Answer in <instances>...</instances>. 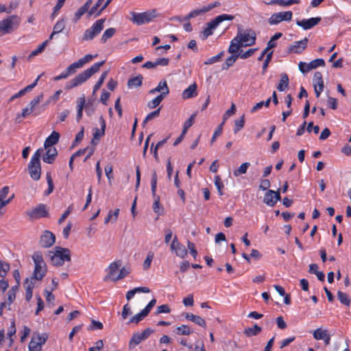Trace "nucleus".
<instances>
[{"label":"nucleus","instance_id":"obj_1","mask_svg":"<svg viewBox=\"0 0 351 351\" xmlns=\"http://www.w3.org/2000/svg\"><path fill=\"white\" fill-rule=\"evenodd\" d=\"M105 61L103 60L99 62H97L91 66L89 69L84 70L83 72L77 75L71 81L68 82L65 86L66 90L72 89L89 79L93 75L99 71L100 67L104 65Z\"/></svg>","mask_w":351,"mask_h":351},{"label":"nucleus","instance_id":"obj_2","mask_svg":"<svg viewBox=\"0 0 351 351\" xmlns=\"http://www.w3.org/2000/svg\"><path fill=\"white\" fill-rule=\"evenodd\" d=\"M54 250V252L52 251L47 252L53 265L60 267L62 266L65 261H71V257L69 249L56 246Z\"/></svg>","mask_w":351,"mask_h":351},{"label":"nucleus","instance_id":"obj_3","mask_svg":"<svg viewBox=\"0 0 351 351\" xmlns=\"http://www.w3.org/2000/svg\"><path fill=\"white\" fill-rule=\"evenodd\" d=\"M32 259L34 263V269L32 276L36 280H42L47 272V264L42 253L39 251L35 252L32 255Z\"/></svg>","mask_w":351,"mask_h":351},{"label":"nucleus","instance_id":"obj_4","mask_svg":"<svg viewBox=\"0 0 351 351\" xmlns=\"http://www.w3.org/2000/svg\"><path fill=\"white\" fill-rule=\"evenodd\" d=\"M256 39V32L251 29H246L243 32L241 27H238L237 34L236 36V40L237 43H240V45L243 47H249L255 45Z\"/></svg>","mask_w":351,"mask_h":351},{"label":"nucleus","instance_id":"obj_5","mask_svg":"<svg viewBox=\"0 0 351 351\" xmlns=\"http://www.w3.org/2000/svg\"><path fill=\"white\" fill-rule=\"evenodd\" d=\"M234 16L226 14L217 16L213 20L207 23V27L202 31L203 40L206 39L209 36L213 34V30L215 29L217 25L224 21H232Z\"/></svg>","mask_w":351,"mask_h":351},{"label":"nucleus","instance_id":"obj_6","mask_svg":"<svg viewBox=\"0 0 351 351\" xmlns=\"http://www.w3.org/2000/svg\"><path fill=\"white\" fill-rule=\"evenodd\" d=\"M132 18L130 20L138 25H141L152 21L156 17V11L154 10L142 13H136L131 12Z\"/></svg>","mask_w":351,"mask_h":351},{"label":"nucleus","instance_id":"obj_7","mask_svg":"<svg viewBox=\"0 0 351 351\" xmlns=\"http://www.w3.org/2000/svg\"><path fill=\"white\" fill-rule=\"evenodd\" d=\"M20 23V18L16 15H12L0 21V32L3 34L11 33L16 29Z\"/></svg>","mask_w":351,"mask_h":351},{"label":"nucleus","instance_id":"obj_8","mask_svg":"<svg viewBox=\"0 0 351 351\" xmlns=\"http://www.w3.org/2000/svg\"><path fill=\"white\" fill-rule=\"evenodd\" d=\"M156 184H157V174L156 171H154L152 174L151 180V189L153 197H154V202L153 204V210L154 213L158 215H161L163 211V207H160V197L156 195Z\"/></svg>","mask_w":351,"mask_h":351},{"label":"nucleus","instance_id":"obj_9","mask_svg":"<svg viewBox=\"0 0 351 351\" xmlns=\"http://www.w3.org/2000/svg\"><path fill=\"white\" fill-rule=\"evenodd\" d=\"M105 21V19H101L97 21L90 28L87 29L84 33L83 40H93L103 29Z\"/></svg>","mask_w":351,"mask_h":351},{"label":"nucleus","instance_id":"obj_10","mask_svg":"<svg viewBox=\"0 0 351 351\" xmlns=\"http://www.w3.org/2000/svg\"><path fill=\"white\" fill-rule=\"evenodd\" d=\"M26 213L31 219H39L49 217L47 206L43 204H38L32 210L27 211Z\"/></svg>","mask_w":351,"mask_h":351},{"label":"nucleus","instance_id":"obj_11","mask_svg":"<svg viewBox=\"0 0 351 351\" xmlns=\"http://www.w3.org/2000/svg\"><path fill=\"white\" fill-rule=\"evenodd\" d=\"M325 65V61L322 58H317L313 60L311 62L306 64L303 62H300L298 64L299 70L303 73H307L312 69H316L318 66H324Z\"/></svg>","mask_w":351,"mask_h":351},{"label":"nucleus","instance_id":"obj_12","mask_svg":"<svg viewBox=\"0 0 351 351\" xmlns=\"http://www.w3.org/2000/svg\"><path fill=\"white\" fill-rule=\"evenodd\" d=\"M293 13L291 11L281 12L273 14L269 19L268 22L270 25H276L281 21H290L292 19Z\"/></svg>","mask_w":351,"mask_h":351},{"label":"nucleus","instance_id":"obj_13","mask_svg":"<svg viewBox=\"0 0 351 351\" xmlns=\"http://www.w3.org/2000/svg\"><path fill=\"white\" fill-rule=\"evenodd\" d=\"M56 241V236L49 230H45L40 237L39 245L43 248L51 247Z\"/></svg>","mask_w":351,"mask_h":351},{"label":"nucleus","instance_id":"obj_14","mask_svg":"<svg viewBox=\"0 0 351 351\" xmlns=\"http://www.w3.org/2000/svg\"><path fill=\"white\" fill-rule=\"evenodd\" d=\"M97 55L96 54L95 56H93L91 54H87L82 58H80L77 62H75L72 63L71 65H69L66 69L67 73H69L71 75L73 74L76 72L77 69L82 68L85 64L89 62L93 57H96Z\"/></svg>","mask_w":351,"mask_h":351},{"label":"nucleus","instance_id":"obj_15","mask_svg":"<svg viewBox=\"0 0 351 351\" xmlns=\"http://www.w3.org/2000/svg\"><path fill=\"white\" fill-rule=\"evenodd\" d=\"M170 247L171 250L174 251L178 257L184 258L187 255L186 248L178 241L176 236L174 237Z\"/></svg>","mask_w":351,"mask_h":351},{"label":"nucleus","instance_id":"obj_16","mask_svg":"<svg viewBox=\"0 0 351 351\" xmlns=\"http://www.w3.org/2000/svg\"><path fill=\"white\" fill-rule=\"evenodd\" d=\"M308 39L304 38L303 40L295 42L288 48V53H301L307 47Z\"/></svg>","mask_w":351,"mask_h":351},{"label":"nucleus","instance_id":"obj_17","mask_svg":"<svg viewBox=\"0 0 351 351\" xmlns=\"http://www.w3.org/2000/svg\"><path fill=\"white\" fill-rule=\"evenodd\" d=\"M28 170L30 177L34 180H38L41 175L40 162L30 161L28 165Z\"/></svg>","mask_w":351,"mask_h":351},{"label":"nucleus","instance_id":"obj_18","mask_svg":"<svg viewBox=\"0 0 351 351\" xmlns=\"http://www.w3.org/2000/svg\"><path fill=\"white\" fill-rule=\"evenodd\" d=\"M321 17L311 18L308 19L298 20L296 21L297 25L302 27L304 29H309L317 25L320 21Z\"/></svg>","mask_w":351,"mask_h":351},{"label":"nucleus","instance_id":"obj_19","mask_svg":"<svg viewBox=\"0 0 351 351\" xmlns=\"http://www.w3.org/2000/svg\"><path fill=\"white\" fill-rule=\"evenodd\" d=\"M46 149L47 152L43 156V160L46 163L52 164L58 156V151L56 147H51Z\"/></svg>","mask_w":351,"mask_h":351},{"label":"nucleus","instance_id":"obj_20","mask_svg":"<svg viewBox=\"0 0 351 351\" xmlns=\"http://www.w3.org/2000/svg\"><path fill=\"white\" fill-rule=\"evenodd\" d=\"M60 138V134L58 132L53 131L49 136H48L44 143L45 149H47L49 147H53V146L58 143Z\"/></svg>","mask_w":351,"mask_h":351},{"label":"nucleus","instance_id":"obj_21","mask_svg":"<svg viewBox=\"0 0 351 351\" xmlns=\"http://www.w3.org/2000/svg\"><path fill=\"white\" fill-rule=\"evenodd\" d=\"M158 92H160V93H165V97H166L169 93V89L165 80H161L155 88H153L149 91V93L154 94Z\"/></svg>","mask_w":351,"mask_h":351},{"label":"nucleus","instance_id":"obj_22","mask_svg":"<svg viewBox=\"0 0 351 351\" xmlns=\"http://www.w3.org/2000/svg\"><path fill=\"white\" fill-rule=\"evenodd\" d=\"M197 86L196 83H193L190 85L186 89H185L182 94L183 99L192 98L197 95Z\"/></svg>","mask_w":351,"mask_h":351},{"label":"nucleus","instance_id":"obj_23","mask_svg":"<svg viewBox=\"0 0 351 351\" xmlns=\"http://www.w3.org/2000/svg\"><path fill=\"white\" fill-rule=\"evenodd\" d=\"M85 106V97L83 95L82 97H80L77 101V112L76 116V120L77 122H80V121L82 118L83 114V110Z\"/></svg>","mask_w":351,"mask_h":351},{"label":"nucleus","instance_id":"obj_24","mask_svg":"<svg viewBox=\"0 0 351 351\" xmlns=\"http://www.w3.org/2000/svg\"><path fill=\"white\" fill-rule=\"evenodd\" d=\"M122 262L121 260L116 261L111 264H110L108 267L109 273L108 275L104 278V280H107L111 276H112L121 266Z\"/></svg>","mask_w":351,"mask_h":351},{"label":"nucleus","instance_id":"obj_25","mask_svg":"<svg viewBox=\"0 0 351 351\" xmlns=\"http://www.w3.org/2000/svg\"><path fill=\"white\" fill-rule=\"evenodd\" d=\"M143 79V77L141 75L130 78L127 83L128 87L129 88L140 87L142 85Z\"/></svg>","mask_w":351,"mask_h":351},{"label":"nucleus","instance_id":"obj_26","mask_svg":"<svg viewBox=\"0 0 351 351\" xmlns=\"http://www.w3.org/2000/svg\"><path fill=\"white\" fill-rule=\"evenodd\" d=\"M149 291H150L149 289L146 287H136V288L128 291L125 297H126V299L129 301L134 297V295L136 293H149Z\"/></svg>","mask_w":351,"mask_h":351},{"label":"nucleus","instance_id":"obj_27","mask_svg":"<svg viewBox=\"0 0 351 351\" xmlns=\"http://www.w3.org/2000/svg\"><path fill=\"white\" fill-rule=\"evenodd\" d=\"M145 340L141 333L136 332L134 333L130 342H129V348L130 349H133L136 346L138 345L142 341Z\"/></svg>","mask_w":351,"mask_h":351},{"label":"nucleus","instance_id":"obj_28","mask_svg":"<svg viewBox=\"0 0 351 351\" xmlns=\"http://www.w3.org/2000/svg\"><path fill=\"white\" fill-rule=\"evenodd\" d=\"M289 77L287 73H282L280 75V80L278 85L277 86V89L279 91L285 90L289 86Z\"/></svg>","mask_w":351,"mask_h":351},{"label":"nucleus","instance_id":"obj_29","mask_svg":"<svg viewBox=\"0 0 351 351\" xmlns=\"http://www.w3.org/2000/svg\"><path fill=\"white\" fill-rule=\"evenodd\" d=\"M273 193H275V191L269 189L265 194L263 198V202L271 207L276 204V200H274Z\"/></svg>","mask_w":351,"mask_h":351},{"label":"nucleus","instance_id":"obj_30","mask_svg":"<svg viewBox=\"0 0 351 351\" xmlns=\"http://www.w3.org/2000/svg\"><path fill=\"white\" fill-rule=\"evenodd\" d=\"M240 54H232L230 57H228L225 62L222 64V70H228L231 66L234 64L235 61L239 57Z\"/></svg>","mask_w":351,"mask_h":351},{"label":"nucleus","instance_id":"obj_31","mask_svg":"<svg viewBox=\"0 0 351 351\" xmlns=\"http://www.w3.org/2000/svg\"><path fill=\"white\" fill-rule=\"evenodd\" d=\"M313 82V87H324L322 74L321 72L317 71L314 73Z\"/></svg>","mask_w":351,"mask_h":351},{"label":"nucleus","instance_id":"obj_32","mask_svg":"<svg viewBox=\"0 0 351 351\" xmlns=\"http://www.w3.org/2000/svg\"><path fill=\"white\" fill-rule=\"evenodd\" d=\"M165 97V93H160L156 98H154V99L149 101L147 103V107L149 109H153V108H156L158 106H159V104H160V102L163 100V99Z\"/></svg>","mask_w":351,"mask_h":351},{"label":"nucleus","instance_id":"obj_33","mask_svg":"<svg viewBox=\"0 0 351 351\" xmlns=\"http://www.w3.org/2000/svg\"><path fill=\"white\" fill-rule=\"evenodd\" d=\"M262 330L261 327L257 324H254L252 328H247L244 330V334L247 337L255 336L259 334Z\"/></svg>","mask_w":351,"mask_h":351},{"label":"nucleus","instance_id":"obj_34","mask_svg":"<svg viewBox=\"0 0 351 351\" xmlns=\"http://www.w3.org/2000/svg\"><path fill=\"white\" fill-rule=\"evenodd\" d=\"M235 40L236 37L232 40L230 45L228 49V53L232 54L239 53L238 51L242 47V46L240 45V43H237V41H235Z\"/></svg>","mask_w":351,"mask_h":351},{"label":"nucleus","instance_id":"obj_35","mask_svg":"<svg viewBox=\"0 0 351 351\" xmlns=\"http://www.w3.org/2000/svg\"><path fill=\"white\" fill-rule=\"evenodd\" d=\"M337 298L341 304L346 305V306H350L351 300L348 298V295L346 293L341 291H338Z\"/></svg>","mask_w":351,"mask_h":351},{"label":"nucleus","instance_id":"obj_36","mask_svg":"<svg viewBox=\"0 0 351 351\" xmlns=\"http://www.w3.org/2000/svg\"><path fill=\"white\" fill-rule=\"evenodd\" d=\"M204 13H206V10H205L204 8H203L202 9L193 10V11H191L190 13H189L186 16H185L184 17V20L189 21L191 19L195 18V17H196L199 15L203 14Z\"/></svg>","mask_w":351,"mask_h":351},{"label":"nucleus","instance_id":"obj_37","mask_svg":"<svg viewBox=\"0 0 351 351\" xmlns=\"http://www.w3.org/2000/svg\"><path fill=\"white\" fill-rule=\"evenodd\" d=\"M193 332L190 327L187 325H182L176 328V333L179 335H189Z\"/></svg>","mask_w":351,"mask_h":351},{"label":"nucleus","instance_id":"obj_38","mask_svg":"<svg viewBox=\"0 0 351 351\" xmlns=\"http://www.w3.org/2000/svg\"><path fill=\"white\" fill-rule=\"evenodd\" d=\"M108 74V71L101 73L99 80L97 82V83L95 84V86L93 87V95L95 94V93L101 88V86L103 84L104 80H106Z\"/></svg>","mask_w":351,"mask_h":351},{"label":"nucleus","instance_id":"obj_39","mask_svg":"<svg viewBox=\"0 0 351 351\" xmlns=\"http://www.w3.org/2000/svg\"><path fill=\"white\" fill-rule=\"evenodd\" d=\"M250 162H243L241 165V166L234 170V176H239L241 174H244L247 172V168L250 167Z\"/></svg>","mask_w":351,"mask_h":351},{"label":"nucleus","instance_id":"obj_40","mask_svg":"<svg viewBox=\"0 0 351 351\" xmlns=\"http://www.w3.org/2000/svg\"><path fill=\"white\" fill-rule=\"evenodd\" d=\"M115 32H116V29L114 28L110 27V28L107 29L104 32V34L102 35L101 41L104 43H106L108 38H110L114 36Z\"/></svg>","mask_w":351,"mask_h":351},{"label":"nucleus","instance_id":"obj_41","mask_svg":"<svg viewBox=\"0 0 351 351\" xmlns=\"http://www.w3.org/2000/svg\"><path fill=\"white\" fill-rule=\"evenodd\" d=\"M48 41H49V40L44 41L42 44H40L38 47V48L32 51L29 56V58L34 57L35 56H37L38 54L42 53L45 50L46 46L47 45Z\"/></svg>","mask_w":351,"mask_h":351},{"label":"nucleus","instance_id":"obj_42","mask_svg":"<svg viewBox=\"0 0 351 351\" xmlns=\"http://www.w3.org/2000/svg\"><path fill=\"white\" fill-rule=\"evenodd\" d=\"M10 269V266L8 263L0 261V277L4 278Z\"/></svg>","mask_w":351,"mask_h":351},{"label":"nucleus","instance_id":"obj_43","mask_svg":"<svg viewBox=\"0 0 351 351\" xmlns=\"http://www.w3.org/2000/svg\"><path fill=\"white\" fill-rule=\"evenodd\" d=\"M196 115H197L196 112L193 113V114L191 115L189 119H188L184 122V126H183V130H182L184 131V133H186L189 128L193 125V124L194 123V121L196 117Z\"/></svg>","mask_w":351,"mask_h":351},{"label":"nucleus","instance_id":"obj_44","mask_svg":"<svg viewBox=\"0 0 351 351\" xmlns=\"http://www.w3.org/2000/svg\"><path fill=\"white\" fill-rule=\"evenodd\" d=\"M19 287V286L14 285L8 291V304L9 305H10L14 302V300H15V298H16V292L18 290Z\"/></svg>","mask_w":351,"mask_h":351},{"label":"nucleus","instance_id":"obj_45","mask_svg":"<svg viewBox=\"0 0 351 351\" xmlns=\"http://www.w3.org/2000/svg\"><path fill=\"white\" fill-rule=\"evenodd\" d=\"M327 333V330H322L321 328H317L313 332V337L316 340H322L326 337Z\"/></svg>","mask_w":351,"mask_h":351},{"label":"nucleus","instance_id":"obj_46","mask_svg":"<svg viewBox=\"0 0 351 351\" xmlns=\"http://www.w3.org/2000/svg\"><path fill=\"white\" fill-rule=\"evenodd\" d=\"M160 109H161V108H158L156 110L148 114L147 115V117H145V119H144V121L143 122V125H145L148 121L158 117L160 114Z\"/></svg>","mask_w":351,"mask_h":351},{"label":"nucleus","instance_id":"obj_47","mask_svg":"<svg viewBox=\"0 0 351 351\" xmlns=\"http://www.w3.org/2000/svg\"><path fill=\"white\" fill-rule=\"evenodd\" d=\"M42 346L40 343L36 341V338H32L29 343V351H41Z\"/></svg>","mask_w":351,"mask_h":351},{"label":"nucleus","instance_id":"obj_48","mask_svg":"<svg viewBox=\"0 0 351 351\" xmlns=\"http://www.w3.org/2000/svg\"><path fill=\"white\" fill-rule=\"evenodd\" d=\"M48 337H49V336L47 333H43L41 335L39 333H36L32 337V338H36V341L38 343H40V346H42L43 345H44Z\"/></svg>","mask_w":351,"mask_h":351},{"label":"nucleus","instance_id":"obj_49","mask_svg":"<svg viewBox=\"0 0 351 351\" xmlns=\"http://www.w3.org/2000/svg\"><path fill=\"white\" fill-rule=\"evenodd\" d=\"M34 280L36 278H33V276H31L30 278H26L24 282V287L25 291H32L35 285Z\"/></svg>","mask_w":351,"mask_h":351},{"label":"nucleus","instance_id":"obj_50","mask_svg":"<svg viewBox=\"0 0 351 351\" xmlns=\"http://www.w3.org/2000/svg\"><path fill=\"white\" fill-rule=\"evenodd\" d=\"M245 125V116L244 114L239 119L234 121V134L240 131Z\"/></svg>","mask_w":351,"mask_h":351},{"label":"nucleus","instance_id":"obj_51","mask_svg":"<svg viewBox=\"0 0 351 351\" xmlns=\"http://www.w3.org/2000/svg\"><path fill=\"white\" fill-rule=\"evenodd\" d=\"M65 27V23L64 19L58 21L53 26V34H58L61 32Z\"/></svg>","mask_w":351,"mask_h":351},{"label":"nucleus","instance_id":"obj_52","mask_svg":"<svg viewBox=\"0 0 351 351\" xmlns=\"http://www.w3.org/2000/svg\"><path fill=\"white\" fill-rule=\"evenodd\" d=\"M88 11L89 10L83 5L75 13L74 21H77L86 12L88 13Z\"/></svg>","mask_w":351,"mask_h":351},{"label":"nucleus","instance_id":"obj_53","mask_svg":"<svg viewBox=\"0 0 351 351\" xmlns=\"http://www.w3.org/2000/svg\"><path fill=\"white\" fill-rule=\"evenodd\" d=\"M84 108L88 116H91L95 110L93 102L89 101L87 103L85 102Z\"/></svg>","mask_w":351,"mask_h":351},{"label":"nucleus","instance_id":"obj_54","mask_svg":"<svg viewBox=\"0 0 351 351\" xmlns=\"http://www.w3.org/2000/svg\"><path fill=\"white\" fill-rule=\"evenodd\" d=\"M47 184H48V189L45 191V194L47 195H48L53 192V190L54 188L53 180H52L50 173H47Z\"/></svg>","mask_w":351,"mask_h":351},{"label":"nucleus","instance_id":"obj_55","mask_svg":"<svg viewBox=\"0 0 351 351\" xmlns=\"http://www.w3.org/2000/svg\"><path fill=\"white\" fill-rule=\"evenodd\" d=\"M215 184L218 190V193L219 195H223V191L222 189L223 188V184L221 180V178L219 176H217L215 178Z\"/></svg>","mask_w":351,"mask_h":351},{"label":"nucleus","instance_id":"obj_56","mask_svg":"<svg viewBox=\"0 0 351 351\" xmlns=\"http://www.w3.org/2000/svg\"><path fill=\"white\" fill-rule=\"evenodd\" d=\"M43 93H40L39 95H38L36 98H34L29 102V107L34 110L35 107L38 106L39 103L43 99Z\"/></svg>","mask_w":351,"mask_h":351},{"label":"nucleus","instance_id":"obj_57","mask_svg":"<svg viewBox=\"0 0 351 351\" xmlns=\"http://www.w3.org/2000/svg\"><path fill=\"white\" fill-rule=\"evenodd\" d=\"M224 52L221 51L219 54L212 58H208L205 62L204 64H212L220 60V59L223 56Z\"/></svg>","mask_w":351,"mask_h":351},{"label":"nucleus","instance_id":"obj_58","mask_svg":"<svg viewBox=\"0 0 351 351\" xmlns=\"http://www.w3.org/2000/svg\"><path fill=\"white\" fill-rule=\"evenodd\" d=\"M236 110L237 109L235 104H232L230 108L228 109L223 114V122L224 123L227 119H228L231 115L234 114Z\"/></svg>","mask_w":351,"mask_h":351},{"label":"nucleus","instance_id":"obj_59","mask_svg":"<svg viewBox=\"0 0 351 351\" xmlns=\"http://www.w3.org/2000/svg\"><path fill=\"white\" fill-rule=\"evenodd\" d=\"M104 0H97V1L96 2V3L89 10V11L88 12V15L90 16H92L93 14H95L96 15V13L98 12L97 11V9L101 6V5L102 4V3L104 2Z\"/></svg>","mask_w":351,"mask_h":351},{"label":"nucleus","instance_id":"obj_60","mask_svg":"<svg viewBox=\"0 0 351 351\" xmlns=\"http://www.w3.org/2000/svg\"><path fill=\"white\" fill-rule=\"evenodd\" d=\"M129 274L130 271L127 270L125 267H122L120 270L119 275L115 278H112V280L116 282L119 280H121L125 276H127Z\"/></svg>","mask_w":351,"mask_h":351},{"label":"nucleus","instance_id":"obj_61","mask_svg":"<svg viewBox=\"0 0 351 351\" xmlns=\"http://www.w3.org/2000/svg\"><path fill=\"white\" fill-rule=\"evenodd\" d=\"M154 258V254L152 252H149L147 258H145L143 263V269L147 270L150 267L151 263Z\"/></svg>","mask_w":351,"mask_h":351},{"label":"nucleus","instance_id":"obj_62","mask_svg":"<svg viewBox=\"0 0 351 351\" xmlns=\"http://www.w3.org/2000/svg\"><path fill=\"white\" fill-rule=\"evenodd\" d=\"M187 247L189 250V252L193 256V257L195 259L197 256V251L195 249V244L189 241L187 242Z\"/></svg>","mask_w":351,"mask_h":351},{"label":"nucleus","instance_id":"obj_63","mask_svg":"<svg viewBox=\"0 0 351 351\" xmlns=\"http://www.w3.org/2000/svg\"><path fill=\"white\" fill-rule=\"evenodd\" d=\"M257 48H253V49H248L247 51H246L245 52L243 53H239L240 54L239 57L241 59H246L249 57H250L251 56H252L255 51H257Z\"/></svg>","mask_w":351,"mask_h":351},{"label":"nucleus","instance_id":"obj_64","mask_svg":"<svg viewBox=\"0 0 351 351\" xmlns=\"http://www.w3.org/2000/svg\"><path fill=\"white\" fill-rule=\"evenodd\" d=\"M146 316L141 311L139 313L135 315L134 316H133L130 320V323H135V324H138L139 322H141L144 317H145Z\"/></svg>","mask_w":351,"mask_h":351}]
</instances>
